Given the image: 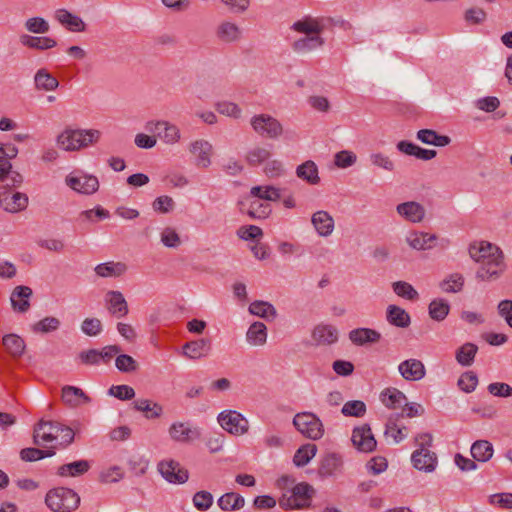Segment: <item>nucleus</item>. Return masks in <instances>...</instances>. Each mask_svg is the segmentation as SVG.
Returning a JSON list of instances; mask_svg holds the SVG:
<instances>
[{"mask_svg": "<svg viewBox=\"0 0 512 512\" xmlns=\"http://www.w3.org/2000/svg\"><path fill=\"white\" fill-rule=\"evenodd\" d=\"M100 135V131L96 129H66L58 136L57 143L66 151H74L97 142Z\"/></svg>", "mask_w": 512, "mask_h": 512, "instance_id": "1", "label": "nucleus"}, {"mask_svg": "<svg viewBox=\"0 0 512 512\" xmlns=\"http://www.w3.org/2000/svg\"><path fill=\"white\" fill-rule=\"evenodd\" d=\"M18 154V149L12 145L0 144V185L4 188H14L21 185L23 177L12 170L10 160Z\"/></svg>", "mask_w": 512, "mask_h": 512, "instance_id": "2", "label": "nucleus"}, {"mask_svg": "<svg viewBox=\"0 0 512 512\" xmlns=\"http://www.w3.org/2000/svg\"><path fill=\"white\" fill-rule=\"evenodd\" d=\"M45 503L53 512H72L78 508L80 497L72 489L57 487L48 491Z\"/></svg>", "mask_w": 512, "mask_h": 512, "instance_id": "3", "label": "nucleus"}, {"mask_svg": "<svg viewBox=\"0 0 512 512\" xmlns=\"http://www.w3.org/2000/svg\"><path fill=\"white\" fill-rule=\"evenodd\" d=\"M295 428L305 437L317 440L324 434V427L321 420L313 413L302 412L294 416Z\"/></svg>", "mask_w": 512, "mask_h": 512, "instance_id": "4", "label": "nucleus"}, {"mask_svg": "<svg viewBox=\"0 0 512 512\" xmlns=\"http://www.w3.org/2000/svg\"><path fill=\"white\" fill-rule=\"evenodd\" d=\"M314 489L308 483H299L295 485L289 497L283 495L279 504L283 508L300 509L310 505L314 495Z\"/></svg>", "mask_w": 512, "mask_h": 512, "instance_id": "5", "label": "nucleus"}, {"mask_svg": "<svg viewBox=\"0 0 512 512\" xmlns=\"http://www.w3.org/2000/svg\"><path fill=\"white\" fill-rule=\"evenodd\" d=\"M253 130L262 137L275 139L282 135L281 123L268 114L256 115L251 119Z\"/></svg>", "mask_w": 512, "mask_h": 512, "instance_id": "6", "label": "nucleus"}, {"mask_svg": "<svg viewBox=\"0 0 512 512\" xmlns=\"http://www.w3.org/2000/svg\"><path fill=\"white\" fill-rule=\"evenodd\" d=\"M476 272V277L482 281H492L498 279L506 269L504 254L498 253L492 258L480 263Z\"/></svg>", "mask_w": 512, "mask_h": 512, "instance_id": "7", "label": "nucleus"}, {"mask_svg": "<svg viewBox=\"0 0 512 512\" xmlns=\"http://www.w3.org/2000/svg\"><path fill=\"white\" fill-rule=\"evenodd\" d=\"M162 477L173 484H183L189 479V472L175 460H163L158 463Z\"/></svg>", "mask_w": 512, "mask_h": 512, "instance_id": "8", "label": "nucleus"}, {"mask_svg": "<svg viewBox=\"0 0 512 512\" xmlns=\"http://www.w3.org/2000/svg\"><path fill=\"white\" fill-rule=\"evenodd\" d=\"M59 429H61V423L41 419L34 426L33 443L37 446H43L42 442L57 440L59 438Z\"/></svg>", "mask_w": 512, "mask_h": 512, "instance_id": "9", "label": "nucleus"}, {"mask_svg": "<svg viewBox=\"0 0 512 512\" xmlns=\"http://www.w3.org/2000/svg\"><path fill=\"white\" fill-rule=\"evenodd\" d=\"M221 427L231 434L241 435L248 430V421L236 411H224L218 416Z\"/></svg>", "mask_w": 512, "mask_h": 512, "instance_id": "10", "label": "nucleus"}, {"mask_svg": "<svg viewBox=\"0 0 512 512\" xmlns=\"http://www.w3.org/2000/svg\"><path fill=\"white\" fill-rule=\"evenodd\" d=\"M28 196L12 189L0 193V207L9 213L23 211L28 206Z\"/></svg>", "mask_w": 512, "mask_h": 512, "instance_id": "11", "label": "nucleus"}, {"mask_svg": "<svg viewBox=\"0 0 512 512\" xmlns=\"http://www.w3.org/2000/svg\"><path fill=\"white\" fill-rule=\"evenodd\" d=\"M351 441L359 451L366 453L372 452L377 444L371 428L367 424H364L361 427H356L353 430Z\"/></svg>", "mask_w": 512, "mask_h": 512, "instance_id": "12", "label": "nucleus"}, {"mask_svg": "<svg viewBox=\"0 0 512 512\" xmlns=\"http://www.w3.org/2000/svg\"><path fill=\"white\" fill-rule=\"evenodd\" d=\"M67 185L78 193L93 194L99 188L97 177L92 175L68 176Z\"/></svg>", "mask_w": 512, "mask_h": 512, "instance_id": "13", "label": "nucleus"}, {"mask_svg": "<svg viewBox=\"0 0 512 512\" xmlns=\"http://www.w3.org/2000/svg\"><path fill=\"white\" fill-rule=\"evenodd\" d=\"M105 302L109 313L117 318L125 317L129 312L127 301L120 291H108Z\"/></svg>", "mask_w": 512, "mask_h": 512, "instance_id": "14", "label": "nucleus"}, {"mask_svg": "<svg viewBox=\"0 0 512 512\" xmlns=\"http://www.w3.org/2000/svg\"><path fill=\"white\" fill-rule=\"evenodd\" d=\"M32 289L28 286H17L11 293V305L14 311L25 313L30 308L29 299L32 296Z\"/></svg>", "mask_w": 512, "mask_h": 512, "instance_id": "15", "label": "nucleus"}, {"mask_svg": "<svg viewBox=\"0 0 512 512\" xmlns=\"http://www.w3.org/2000/svg\"><path fill=\"white\" fill-rule=\"evenodd\" d=\"M413 466L418 470L431 472L437 464V456L428 449H416L411 457Z\"/></svg>", "mask_w": 512, "mask_h": 512, "instance_id": "16", "label": "nucleus"}, {"mask_svg": "<svg viewBox=\"0 0 512 512\" xmlns=\"http://www.w3.org/2000/svg\"><path fill=\"white\" fill-rule=\"evenodd\" d=\"M396 210L400 216L413 223H419L425 217V208L415 201L401 203L397 205Z\"/></svg>", "mask_w": 512, "mask_h": 512, "instance_id": "17", "label": "nucleus"}, {"mask_svg": "<svg viewBox=\"0 0 512 512\" xmlns=\"http://www.w3.org/2000/svg\"><path fill=\"white\" fill-rule=\"evenodd\" d=\"M170 437L177 441L187 443L201 436L200 430L190 428L188 424L183 422L173 423L169 428Z\"/></svg>", "mask_w": 512, "mask_h": 512, "instance_id": "18", "label": "nucleus"}, {"mask_svg": "<svg viewBox=\"0 0 512 512\" xmlns=\"http://www.w3.org/2000/svg\"><path fill=\"white\" fill-rule=\"evenodd\" d=\"M399 372L405 380L417 381L425 376L424 364L417 359H408L400 363Z\"/></svg>", "mask_w": 512, "mask_h": 512, "instance_id": "19", "label": "nucleus"}, {"mask_svg": "<svg viewBox=\"0 0 512 512\" xmlns=\"http://www.w3.org/2000/svg\"><path fill=\"white\" fill-rule=\"evenodd\" d=\"M211 350V340L201 338L184 344L183 354L190 359H200L209 354Z\"/></svg>", "mask_w": 512, "mask_h": 512, "instance_id": "20", "label": "nucleus"}, {"mask_svg": "<svg viewBox=\"0 0 512 512\" xmlns=\"http://www.w3.org/2000/svg\"><path fill=\"white\" fill-rule=\"evenodd\" d=\"M498 253H502V251L497 246L485 241L471 244L469 247L471 258L478 263H482Z\"/></svg>", "mask_w": 512, "mask_h": 512, "instance_id": "21", "label": "nucleus"}, {"mask_svg": "<svg viewBox=\"0 0 512 512\" xmlns=\"http://www.w3.org/2000/svg\"><path fill=\"white\" fill-rule=\"evenodd\" d=\"M311 222L321 236H329L334 230V219L327 211H317L312 215Z\"/></svg>", "mask_w": 512, "mask_h": 512, "instance_id": "22", "label": "nucleus"}, {"mask_svg": "<svg viewBox=\"0 0 512 512\" xmlns=\"http://www.w3.org/2000/svg\"><path fill=\"white\" fill-rule=\"evenodd\" d=\"M190 152L196 156L197 166L207 168L211 164L212 145L205 140H197L190 146Z\"/></svg>", "mask_w": 512, "mask_h": 512, "instance_id": "23", "label": "nucleus"}, {"mask_svg": "<svg viewBox=\"0 0 512 512\" xmlns=\"http://www.w3.org/2000/svg\"><path fill=\"white\" fill-rule=\"evenodd\" d=\"M215 35L223 43H232L241 38V30L235 23L225 21L217 26Z\"/></svg>", "mask_w": 512, "mask_h": 512, "instance_id": "24", "label": "nucleus"}, {"mask_svg": "<svg viewBox=\"0 0 512 512\" xmlns=\"http://www.w3.org/2000/svg\"><path fill=\"white\" fill-rule=\"evenodd\" d=\"M62 401L70 407H78L81 403H89L90 397L75 386H64L62 388Z\"/></svg>", "mask_w": 512, "mask_h": 512, "instance_id": "25", "label": "nucleus"}, {"mask_svg": "<svg viewBox=\"0 0 512 512\" xmlns=\"http://www.w3.org/2000/svg\"><path fill=\"white\" fill-rule=\"evenodd\" d=\"M35 88L39 91H54L59 86V81L47 69L41 68L34 75Z\"/></svg>", "mask_w": 512, "mask_h": 512, "instance_id": "26", "label": "nucleus"}, {"mask_svg": "<svg viewBox=\"0 0 512 512\" xmlns=\"http://www.w3.org/2000/svg\"><path fill=\"white\" fill-rule=\"evenodd\" d=\"M55 16L56 19L70 31L83 32L86 29V24L83 20L66 9H58Z\"/></svg>", "mask_w": 512, "mask_h": 512, "instance_id": "27", "label": "nucleus"}, {"mask_svg": "<svg viewBox=\"0 0 512 512\" xmlns=\"http://www.w3.org/2000/svg\"><path fill=\"white\" fill-rule=\"evenodd\" d=\"M403 417V413L391 415L386 423L385 435L392 437L396 443L404 440L408 435V429L405 426H399L398 421Z\"/></svg>", "mask_w": 512, "mask_h": 512, "instance_id": "28", "label": "nucleus"}, {"mask_svg": "<svg viewBox=\"0 0 512 512\" xmlns=\"http://www.w3.org/2000/svg\"><path fill=\"white\" fill-rule=\"evenodd\" d=\"M437 237L425 232H412L407 237L408 244L416 250H427L434 247Z\"/></svg>", "mask_w": 512, "mask_h": 512, "instance_id": "29", "label": "nucleus"}, {"mask_svg": "<svg viewBox=\"0 0 512 512\" xmlns=\"http://www.w3.org/2000/svg\"><path fill=\"white\" fill-rule=\"evenodd\" d=\"M381 402L389 409L402 407L407 401L403 392L394 387L384 389L380 394Z\"/></svg>", "mask_w": 512, "mask_h": 512, "instance_id": "30", "label": "nucleus"}, {"mask_svg": "<svg viewBox=\"0 0 512 512\" xmlns=\"http://www.w3.org/2000/svg\"><path fill=\"white\" fill-rule=\"evenodd\" d=\"M312 337L318 344L330 345L338 340V331L331 325H318L314 328Z\"/></svg>", "mask_w": 512, "mask_h": 512, "instance_id": "31", "label": "nucleus"}, {"mask_svg": "<svg viewBox=\"0 0 512 512\" xmlns=\"http://www.w3.org/2000/svg\"><path fill=\"white\" fill-rule=\"evenodd\" d=\"M293 29L296 30L297 32L306 34V36H320V34L324 30V25L322 23V20L320 19L306 17L301 21L295 22L293 24Z\"/></svg>", "mask_w": 512, "mask_h": 512, "instance_id": "32", "label": "nucleus"}, {"mask_svg": "<svg viewBox=\"0 0 512 512\" xmlns=\"http://www.w3.org/2000/svg\"><path fill=\"white\" fill-rule=\"evenodd\" d=\"M296 175L310 185H316L320 182L317 165L312 160H307L299 165L296 169Z\"/></svg>", "mask_w": 512, "mask_h": 512, "instance_id": "33", "label": "nucleus"}, {"mask_svg": "<svg viewBox=\"0 0 512 512\" xmlns=\"http://www.w3.org/2000/svg\"><path fill=\"white\" fill-rule=\"evenodd\" d=\"M350 340L357 345H364L367 343H376L380 340L381 335L379 332L369 328H357L349 333Z\"/></svg>", "mask_w": 512, "mask_h": 512, "instance_id": "34", "label": "nucleus"}, {"mask_svg": "<svg viewBox=\"0 0 512 512\" xmlns=\"http://www.w3.org/2000/svg\"><path fill=\"white\" fill-rule=\"evenodd\" d=\"M387 321L400 328H406L410 325L409 314L401 307L396 305H389L386 313Z\"/></svg>", "mask_w": 512, "mask_h": 512, "instance_id": "35", "label": "nucleus"}, {"mask_svg": "<svg viewBox=\"0 0 512 512\" xmlns=\"http://www.w3.org/2000/svg\"><path fill=\"white\" fill-rule=\"evenodd\" d=\"M341 466V457L338 454L330 453L322 458L318 472L322 477L332 476L341 468Z\"/></svg>", "mask_w": 512, "mask_h": 512, "instance_id": "36", "label": "nucleus"}, {"mask_svg": "<svg viewBox=\"0 0 512 512\" xmlns=\"http://www.w3.org/2000/svg\"><path fill=\"white\" fill-rule=\"evenodd\" d=\"M6 351L13 357H20L25 350L24 340L16 334H7L2 339Z\"/></svg>", "mask_w": 512, "mask_h": 512, "instance_id": "37", "label": "nucleus"}, {"mask_svg": "<svg viewBox=\"0 0 512 512\" xmlns=\"http://www.w3.org/2000/svg\"><path fill=\"white\" fill-rule=\"evenodd\" d=\"M218 506L223 511H234L241 509L244 504V498L235 492H228L223 494L217 501Z\"/></svg>", "mask_w": 512, "mask_h": 512, "instance_id": "38", "label": "nucleus"}, {"mask_svg": "<svg viewBox=\"0 0 512 512\" xmlns=\"http://www.w3.org/2000/svg\"><path fill=\"white\" fill-rule=\"evenodd\" d=\"M89 468L90 464L87 460H79L72 463L61 465L58 468L57 474L62 477H76L86 473L89 470Z\"/></svg>", "mask_w": 512, "mask_h": 512, "instance_id": "39", "label": "nucleus"}, {"mask_svg": "<svg viewBox=\"0 0 512 512\" xmlns=\"http://www.w3.org/2000/svg\"><path fill=\"white\" fill-rule=\"evenodd\" d=\"M134 408L137 411L145 413V417L147 419L159 418L163 413V408L160 404L148 399H139L135 401Z\"/></svg>", "mask_w": 512, "mask_h": 512, "instance_id": "40", "label": "nucleus"}, {"mask_svg": "<svg viewBox=\"0 0 512 512\" xmlns=\"http://www.w3.org/2000/svg\"><path fill=\"white\" fill-rule=\"evenodd\" d=\"M20 41L23 45L38 50L50 49L57 44L56 41L50 37H35L30 35H22Z\"/></svg>", "mask_w": 512, "mask_h": 512, "instance_id": "41", "label": "nucleus"}, {"mask_svg": "<svg viewBox=\"0 0 512 512\" xmlns=\"http://www.w3.org/2000/svg\"><path fill=\"white\" fill-rule=\"evenodd\" d=\"M471 454L476 461L486 462L493 455L492 444L486 440H478L471 447Z\"/></svg>", "mask_w": 512, "mask_h": 512, "instance_id": "42", "label": "nucleus"}, {"mask_svg": "<svg viewBox=\"0 0 512 512\" xmlns=\"http://www.w3.org/2000/svg\"><path fill=\"white\" fill-rule=\"evenodd\" d=\"M126 270V265L121 262H106L95 267V272L100 277H118Z\"/></svg>", "mask_w": 512, "mask_h": 512, "instance_id": "43", "label": "nucleus"}, {"mask_svg": "<svg viewBox=\"0 0 512 512\" xmlns=\"http://www.w3.org/2000/svg\"><path fill=\"white\" fill-rule=\"evenodd\" d=\"M247 340L253 345H263L267 338V328L262 322H254L247 331Z\"/></svg>", "mask_w": 512, "mask_h": 512, "instance_id": "44", "label": "nucleus"}, {"mask_svg": "<svg viewBox=\"0 0 512 512\" xmlns=\"http://www.w3.org/2000/svg\"><path fill=\"white\" fill-rule=\"evenodd\" d=\"M317 447L315 444L302 445L294 454L293 463L298 467L305 466L316 454Z\"/></svg>", "mask_w": 512, "mask_h": 512, "instance_id": "45", "label": "nucleus"}, {"mask_svg": "<svg viewBox=\"0 0 512 512\" xmlns=\"http://www.w3.org/2000/svg\"><path fill=\"white\" fill-rule=\"evenodd\" d=\"M324 44L323 38L318 35L305 36L294 42L293 48L297 52H308Z\"/></svg>", "mask_w": 512, "mask_h": 512, "instance_id": "46", "label": "nucleus"}, {"mask_svg": "<svg viewBox=\"0 0 512 512\" xmlns=\"http://www.w3.org/2000/svg\"><path fill=\"white\" fill-rule=\"evenodd\" d=\"M478 347L473 343H465L456 352V360L463 366H470L474 361Z\"/></svg>", "mask_w": 512, "mask_h": 512, "instance_id": "47", "label": "nucleus"}, {"mask_svg": "<svg viewBox=\"0 0 512 512\" xmlns=\"http://www.w3.org/2000/svg\"><path fill=\"white\" fill-rule=\"evenodd\" d=\"M251 196L266 201H277L280 199V191L274 186H254L250 191Z\"/></svg>", "mask_w": 512, "mask_h": 512, "instance_id": "48", "label": "nucleus"}, {"mask_svg": "<svg viewBox=\"0 0 512 512\" xmlns=\"http://www.w3.org/2000/svg\"><path fill=\"white\" fill-rule=\"evenodd\" d=\"M450 310L449 304L443 299H435L429 304V315L433 320H444Z\"/></svg>", "mask_w": 512, "mask_h": 512, "instance_id": "49", "label": "nucleus"}, {"mask_svg": "<svg viewBox=\"0 0 512 512\" xmlns=\"http://www.w3.org/2000/svg\"><path fill=\"white\" fill-rule=\"evenodd\" d=\"M271 213V206L268 203H263L258 198L250 203L247 214L251 218L265 219Z\"/></svg>", "mask_w": 512, "mask_h": 512, "instance_id": "50", "label": "nucleus"}, {"mask_svg": "<svg viewBox=\"0 0 512 512\" xmlns=\"http://www.w3.org/2000/svg\"><path fill=\"white\" fill-rule=\"evenodd\" d=\"M464 285V278L459 273L451 274L448 278L444 279L440 283V287L443 291L448 293L459 292L462 290Z\"/></svg>", "mask_w": 512, "mask_h": 512, "instance_id": "51", "label": "nucleus"}, {"mask_svg": "<svg viewBox=\"0 0 512 512\" xmlns=\"http://www.w3.org/2000/svg\"><path fill=\"white\" fill-rule=\"evenodd\" d=\"M249 311L250 313L263 318H268L269 316L274 317L276 315V310L273 305L264 301H255L251 303Z\"/></svg>", "mask_w": 512, "mask_h": 512, "instance_id": "52", "label": "nucleus"}, {"mask_svg": "<svg viewBox=\"0 0 512 512\" xmlns=\"http://www.w3.org/2000/svg\"><path fill=\"white\" fill-rule=\"evenodd\" d=\"M393 290L398 296L408 300H416L419 297L418 292L413 288V286L405 281L394 282Z\"/></svg>", "mask_w": 512, "mask_h": 512, "instance_id": "53", "label": "nucleus"}, {"mask_svg": "<svg viewBox=\"0 0 512 512\" xmlns=\"http://www.w3.org/2000/svg\"><path fill=\"white\" fill-rule=\"evenodd\" d=\"M115 365L119 371L125 373L135 372L139 367L137 361L127 354L118 355L115 360Z\"/></svg>", "mask_w": 512, "mask_h": 512, "instance_id": "54", "label": "nucleus"}, {"mask_svg": "<svg viewBox=\"0 0 512 512\" xmlns=\"http://www.w3.org/2000/svg\"><path fill=\"white\" fill-rule=\"evenodd\" d=\"M341 412L345 416L362 417L366 412V405L360 400L348 401L343 405Z\"/></svg>", "mask_w": 512, "mask_h": 512, "instance_id": "55", "label": "nucleus"}, {"mask_svg": "<svg viewBox=\"0 0 512 512\" xmlns=\"http://www.w3.org/2000/svg\"><path fill=\"white\" fill-rule=\"evenodd\" d=\"M59 326V319L55 317H45L42 320L35 323L32 329L36 333H48L57 330Z\"/></svg>", "mask_w": 512, "mask_h": 512, "instance_id": "56", "label": "nucleus"}, {"mask_svg": "<svg viewBox=\"0 0 512 512\" xmlns=\"http://www.w3.org/2000/svg\"><path fill=\"white\" fill-rule=\"evenodd\" d=\"M193 504L199 511L208 510L213 504V496L208 491L196 492L193 496Z\"/></svg>", "mask_w": 512, "mask_h": 512, "instance_id": "57", "label": "nucleus"}, {"mask_svg": "<svg viewBox=\"0 0 512 512\" xmlns=\"http://www.w3.org/2000/svg\"><path fill=\"white\" fill-rule=\"evenodd\" d=\"M477 384H478V377L472 371L463 373L458 380L459 388L466 393H470V392L474 391Z\"/></svg>", "mask_w": 512, "mask_h": 512, "instance_id": "58", "label": "nucleus"}, {"mask_svg": "<svg viewBox=\"0 0 512 512\" xmlns=\"http://www.w3.org/2000/svg\"><path fill=\"white\" fill-rule=\"evenodd\" d=\"M270 157V152L261 147L252 149L247 153L246 160L251 166L259 165Z\"/></svg>", "mask_w": 512, "mask_h": 512, "instance_id": "59", "label": "nucleus"}, {"mask_svg": "<svg viewBox=\"0 0 512 512\" xmlns=\"http://www.w3.org/2000/svg\"><path fill=\"white\" fill-rule=\"evenodd\" d=\"M25 27L29 32L37 34H42L49 31L48 22L41 17L29 18L25 23Z\"/></svg>", "mask_w": 512, "mask_h": 512, "instance_id": "60", "label": "nucleus"}, {"mask_svg": "<svg viewBox=\"0 0 512 512\" xmlns=\"http://www.w3.org/2000/svg\"><path fill=\"white\" fill-rule=\"evenodd\" d=\"M109 394L120 400H130L135 396V391L128 385H113L109 389Z\"/></svg>", "mask_w": 512, "mask_h": 512, "instance_id": "61", "label": "nucleus"}, {"mask_svg": "<svg viewBox=\"0 0 512 512\" xmlns=\"http://www.w3.org/2000/svg\"><path fill=\"white\" fill-rule=\"evenodd\" d=\"M81 329L88 336H96L102 331V323L98 318H86Z\"/></svg>", "mask_w": 512, "mask_h": 512, "instance_id": "62", "label": "nucleus"}, {"mask_svg": "<svg viewBox=\"0 0 512 512\" xmlns=\"http://www.w3.org/2000/svg\"><path fill=\"white\" fill-rule=\"evenodd\" d=\"M237 235L244 240H255L262 237L263 231L255 225L242 226L238 229Z\"/></svg>", "mask_w": 512, "mask_h": 512, "instance_id": "63", "label": "nucleus"}, {"mask_svg": "<svg viewBox=\"0 0 512 512\" xmlns=\"http://www.w3.org/2000/svg\"><path fill=\"white\" fill-rule=\"evenodd\" d=\"M498 314L512 328V300H502L497 306Z\"/></svg>", "mask_w": 512, "mask_h": 512, "instance_id": "64", "label": "nucleus"}]
</instances>
